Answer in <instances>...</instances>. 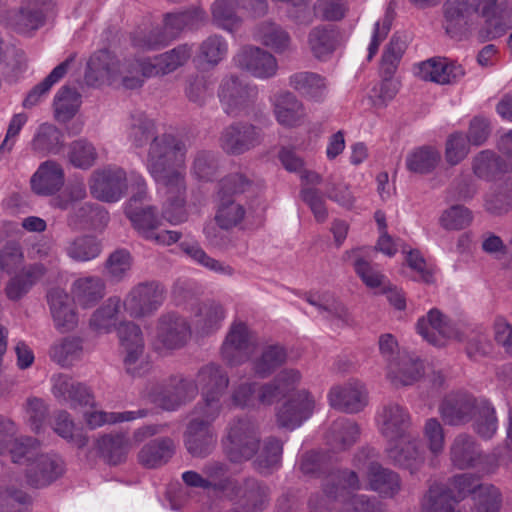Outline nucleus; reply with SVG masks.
<instances>
[{"instance_id":"1","label":"nucleus","mask_w":512,"mask_h":512,"mask_svg":"<svg viewBox=\"0 0 512 512\" xmlns=\"http://www.w3.org/2000/svg\"><path fill=\"white\" fill-rule=\"evenodd\" d=\"M126 134L135 148L149 144L144 164L163 198V219L171 225L185 222L188 219L185 142L171 133L158 134L155 121L142 111L131 114Z\"/></svg>"},{"instance_id":"2","label":"nucleus","mask_w":512,"mask_h":512,"mask_svg":"<svg viewBox=\"0 0 512 512\" xmlns=\"http://www.w3.org/2000/svg\"><path fill=\"white\" fill-rule=\"evenodd\" d=\"M192 48L182 44L170 51L141 60H124L107 50L94 53L87 64L85 82L92 87L122 86L125 89H137L143 85L144 78L166 75L183 66L191 57Z\"/></svg>"},{"instance_id":"3","label":"nucleus","mask_w":512,"mask_h":512,"mask_svg":"<svg viewBox=\"0 0 512 512\" xmlns=\"http://www.w3.org/2000/svg\"><path fill=\"white\" fill-rule=\"evenodd\" d=\"M376 423L386 439L385 454L394 465L416 473L425 462V451L417 435L411 432L412 419L408 409L389 402L377 412Z\"/></svg>"},{"instance_id":"4","label":"nucleus","mask_w":512,"mask_h":512,"mask_svg":"<svg viewBox=\"0 0 512 512\" xmlns=\"http://www.w3.org/2000/svg\"><path fill=\"white\" fill-rule=\"evenodd\" d=\"M223 446L233 462H241L255 455L254 465L262 474H269L280 466L282 443L276 438H267L256 452V429L254 423L248 419H239L230 425Z\"/></svg>"},{"instance_id":"5","label":"nucleus","mask_w":512,"mask_h":512,"mask_svg":"<svg viewBox=\"0 0 512 512\" xmlns=\"http://www.w3.org/2000/svg\"><path fill=\"white\" fill-rule=\"evenodd\" d=\"M362 484L354 471H337L329 474L324 495L309 501L311 512L325 509L330 512H386L384 505L367 495H350V490H359Z\"/></svg>"},{"instance_id":"6","label":"nucleus","mask_w":512,"mask_h":512,"mask_svg":"<svg viewBox=\"0 0 512 512\" xmlns=\"http://www.w3.org/2000/svg\"><path fill=\"white\" fill-rule=\"evenodd\" d=\"M52 394L56 399L68 404L71 408L89 407L83 414L86 425L90 429H96L104 425L130 422L147 415V410L124 412H106L95 408V400L91 390L84 384L75 381L64 373H58L51 377Z\"/></svg>"},{"instance_id":"7","label":"nucleus","mask_w":512,"mask_h":512,"mask_svg":"<svg viewBox=\"0 0 512 512\" xmlns=\"http://www.w3.org/2000/svg\"><path fill=\"white\" fill-rule=\"evenodd\" d=\"M483 17L487 36L497 38L508 29L499 15L498 0H447L444 5V28L452 38H462L475 25L477 17Z\"/></svg>"},{"instance_id":"8","label":"nucleus","mask_w":512,"mask_h":512,"mask_svg":"<svg viewBox=\"0 0 512 512\" xmlns=\"http://www.w3.org/2000/svg\"><path fill=\"white\" fill-rule=\"evenodd\" d=\"M439 410L441 417L449 425H461L474 418V429L482 438H491L498 427L495 409L491 403L467 393L449 394Z\"/></svg>"},{"instance_id":"9","label":"nucleus","mask_w":512,"mask_h":512,"mask_svg":"<svg viewBox=\"0 0 512 512\" xmlns=\"http://www.w3.org/2000/svg\"><path fill=\"white\" fill-rule=\"evenodd\" d=\"M206 18L203 9L194 8L191 11L169 13L165 16L163 31L152 28L149 31H137L132 42L134 47L142 50H155L166 45L184 28H192L202 23Z\"/></svg>"},{"instance_id":"10","label":"nucleus","mask_w":512,"mask_h":512,"mask_svg":"<svg viewBox=\"0 0 512 512\" xmlns=\"http://www.w3.org/2000/svg\"><path fill=\"white\" fill-rule=\"evenodd\" d=\"M194 382L202 396L194 408L211 418L219 417L223 408L222 397L229 384L227 373L219 365L209 363L199 369Z\"/></svg>"},{"instance_id":"11","label":"nucleus","mask_w":512,"mask_h":512,"mask_svg":"<svg viewBox=\"0 0 512 512\" xmlns=\"http://www.w3.org/2000/svg\"><path fill=\"white\" fill-rule=\"evenodd\" d=\"M118 337L124 351V367L128 374L141 377L149 373L152 364L145 353V343L141 328L132 321H123L117 327Z\"/></svg>"},{"instance_id":"12","label":"nucleus","mask_w":512,"mask_h":512,"mask_svg":"<svg viewBox=\"0 0 512 512\" xmlns=\"http://www.w3.org/2000/svg\"><path fill=\"white\" fill-rule=\"evenodd\" d=\"M131 181L135 183L137 192L124 204V213L131 222L132 227L145 240L152 237L161 225L157 208L152 205L143 206L142 200L146 195V181L139 173L131 175Z\"/></svg>"},{"instance_id":"13","label":"nucleus","mask_w":512,"mask_h":512,"mask_svg":"<svg viewBox=\"0 0 512 512\" xmlns=\"http://www.w3.org/2000/svg\"><path fill=\"white\" fill-rule=\"evenodd\" d=\"M217 95L223 111L229 116L247 114L258 96V89L236 74L225 75Z\"/></svg>"},{"instance_id":"14","label":"nucleus","mask_w":512,"mask_h":512,"mask_svg":"<svg viewBox=\"0 0 512 512\" xmlns=\"http://www.w3.org/2000/svg\"><path fill=\"white\" fill-rule=\"evenodd\" d=\"M125 170L117 166H109L95 170L89 179L90 194L97 200L106 203L120 201L127 192L128 186L136 189Z\"/></svg>"},{"instance_id":"15","label":"nucleus","mask_w":512,"mask_h":512,"mask_svg":"<svg viewBox=\"0 0 512 512\" xmlns=\"http://www.w3.org/2000/svg\"><path fill=\"white\" fill-rule=\"evenodd\" d=\"M165 290L158 282H142L133 286L121 302L125 313L140 319L153 315L163 304Z\"/></svg>"},{"instance_id":"16","label":"nucleus","mask_w":512,"mask_h":512,"mask_svg":"<svg viewBox=\"0 0 512 512\" xmlns=\"http://www.w3.org/2000/svg\"><path fill=\"white\" fill-rule=\"evenodd\" d=\"M191 333V326L184 317L166 313L157 321L152 345L157 352L177 350L188 342Z\"/></svg>"},{"instance_id":"17","label":"nucleus","mask_w":512,"mask_h":512,"mask_svg":"<svg viewBox=\"0 0 512 512\" xmlns=\"http://www.w3.org/2000/svg\"><path fill=\"white\" fill-rule=\"evenodd\" d=\"M355 466L363 473L367 484L362 488L375 491L385 497H393L400 490L397 473L382 467L368 452L361 451L355 458Z\"/></svg>"},{"instance_id":"18","label":"nucleus","mask_w":512,"mask_h":512,"mask_svg":"<svg viewBox=\"0 0 512 512\" xmlns=\"http://www.w3.org/2000/svg\"><path fill=\"white\" fill-rule=\"evenodd\" d=\"M234 66L259 80H267L277 75L279 66L276 57L269 51L245 45L233 56Z\"/></svg>"},{"instance_id":"19","label":"nucleus","mask_w":512,"mask_h":512,"mask_svg":"<svg viewBox=\"0 0 512 512\" xmlns=\"http://www.w3.org/2000/svg\"><path fill=\"white\" fill-rule=\"evenodd\" d=\"M416 328L419 335L434 346H443L449 340H462L459 324L436 308L430 309L426 315L419 318Z\"/></svg>"},{"instance_id":"20","label":"nucleus","mask_w":512,"mask_h":512,"mask_svg":"<svg viewBox=\"0 0 512 512\" xmlns=\"http://www.w3.org/2000/svg\"><path fill=\"white\" fill-rule=\"evenodd\" d=\"M257 337L249 327L241 321H234L222 344L221 354L230 365L245 362L257 347Z\"/></svg>"},{"instance_id":"21","label":"nucleus","mask_w":512,"mask_h":512,"mask_svg":"<svg viewBox=\"0 0 512 512\" xmlns=\"http://www.w3.org/2000/svg\"><path fill=\"white\" fill-rule=\"evenodd\" d=\"M218 417H209L194 408L185 432V445L189 453L196 457L209 454L216 444V434L212 423Z\"/></svg>"},{"instance_id":"22","label":"nucleus","mask_w":512,"mask_h":512,"mask_svg":"<svg viewBox=\"0 0 512 512\" xmlns=\"http://www.w3.org/2000/svg\"><path fill=\"white\" fill-rule=\"evenodd\" d=\"M197 384L193 379L173 377L166 386L158 387L149 395L151 401L167 411H174L195 399Z\"/></svg>"},{"instance_id":"23","label":"nucleus","mask_w":512,"mask_h":512,"mask_svg":"<svg viewBox=\"0 0 512 512\" xmlns=\"http://www.w3.org/2000/svg\"><path fill=\"white\" fill-rule=\"evenodd\" d=\"M263 140L262 132L252 124L235 122L225 127L219 138L220 147L230 155H241Z\"/></svg>"},{"instance_id":"24","label":"nucleus","mask_w":512,"mask_h":512,"mask_svg":"<svg viewBox=\"0 0 512 512\" xmlns=\"http://www.w3.org/2000/svg\"><path fill=\"white\" fill-rule=\"evenodd\" d=\"M315 398L306 390L298 391L283 403L277 412L279 426L294 430L300 427L313 414Z\"/></svg>"},{"instance_id":"25","label":"nucleus","mask_w":512,"mask_h":512,"mask_svg":"<svg viewBox=\"0 0 512 512\" xmlns=\"http://www.w3.org/2000/svg\"><path fill=\"white\" fill-rule=\"evenodd\" d=\"M276 122L288 129L302 126L307 112L302 101L290 91H278L269 98Z\"/></svg>"},{"instance_id":"26","label":"nucleus","mask_w":512,"mask_h":512,"mask_svg":"<svg viewBox=\"0 0 512 512\" xmlns=\"http://www.w3.org/2000/svg\"><path fill=\"white\" fill-rule=\"evenodd\" d=\"M47 301L54 327L58 331L67 333L78 327V313L73 300L64 289H51L47 294Z\"/></svg>"},{"instance_id":"27","label":"nucleus","mask_w":512,"mask_h":512,"mask_svg":"<svg viewBox=\"0 0 512 512\" xmlns=\"http://www.w3.org/2000/svg\"><path fill=\"white\" fill-rule=\"evenodd\" d=\"M65 183L63 166L55 160H45L30 178V187L34 194L43 197L56 196Z\"/></svg>"},{"instance_id":"28","label":"nucleus","mask_w":512,"mask_h":512,"mask_svg":"<svg viewBox=\"0 0 512 512\" xmlns=\"http://www.w3.org/2000/svg\"><path fill=\"white\" fill-rule=\"evenodd\" d=\"M328 400L333 408L347 413L361 411L367 404V391L357 380L331 388Z\"/></svg>"},{"instance_id":"29","label":"nucleus","mask_w":512,"mask_h":512,"mask_svg":"<svg viewBox=\"0 0 512 512\" xmlns=\"http://www.w3.org/2000/svg\"><path fill=\"white\" fill-rule=\"evenodd\" d=\"M464 73L461 65L440 57L428 59L415 67V74L419 78L442 85L459 80Z\"/></svg>"},{"instance_id":"30","label":"nucleus","mask_w":512,"mask_h":512,"mask_svg":"<svg viewBox=\"0 0 512 512\" xmlns=\"http://www.w3.org/2000/svg\"><path fill=\"white\" fill-rule=\"evenodd\" d=\"M226 318L223 305L215 300H208L197 305L191 320L192 331L199 336H208L222 326Z\"/></svg>"},{"instance_id":"31","label":"nucleus","mask_w":512,"mask_h":512,"mask_svg":"<svg viewBox=\"0 0 512 512\" xmlns=\"http://www.w3.org/2000/svg\"><path fill=\"white\" fill-rule=\"evenodd\" d=\"M386 378L395 387L409 386L424 373L423 362L411 354L398 355L397 361L386 364Z\"/></svg>"},{"instance_id":"32","label":"nucleus","mask_w":512,"mask_h":512,"mask_svg":"<svg viewBox=\"0 0 512 512\" xmlns=\"http://www.w3.org/2000/svg\"><path fill=\"white\" fill-rule=\"evenodd\" d=\"M63 471V461L58 455L39 452L27 468V478L31 485L43 487L55 481Z\"/></svg>"},{"instance_id":"33","label":"nucleus","mask_w":512,"mask_h":512,"mask_svg":"<svg viewBox=\"0 0 512 512\" xmlns=\"http://www.w3.org/2000/svg\"><path fill=\"white\" fill-rule=\"evenodd\" d=\"M86 353L84 338L76 335L62 337L50 346V359L62 368H71L83 360Z\"/></svg>"},{"instance_id":"34","label":"nucleus","mask_w":512,"mask_h":512,"mask_svg":"<svg viewBox=\"0 0 512 512\" xmlns=\"http://www.w3.org/2000/svg\"><path fill=\"white\" fill-rule=\"evenodd\" d=\"M64 148V134L52 123H41L30 141L32 153L38 157L58 155Z\"/></svg>"},{"instance_id":"35","label":"nucleus","mask_w":512,"mask_h":512,"mask_svg":"<svg viewBox=\"0 0 512 512\" xmlns=\"http://www.w3.org/2000/svg\"><path fill=\"white\" fill-rule=\"evenodd\" d=\"M277 391L267 384L259 385L255 382H245L238 385L232 393L234 405L239 407H256L258 405H271L275 402Z\"/></svg>"},{"instance_id":"36","label":"nucleus","mask_w":512,"mask_h":512,"mask_svg":"<svg viewBox=\"0 0 512 512\" xmlns=\"http://www.w3.org/2000/svg\"><path fill=\"white\" fill-rule=\"evenodd\" d=\"M450 459L454 466L465 469L478 466L483 460V454L475 439L462 433L452 441Z\"/></svg>"},{"instance_id":"37","label":"nucleus","mask_w":512,"mask_h":512,"mask_svg":"<svg viewBox=\"0 0 512 512\" xmlns=\"http://www.w3.org/2000/svg\"><path fill=\"white\" fill-rule=\"evenodd\" d=\"M252 38L276 53H284L290 49L291 37L279 24L263 21L256 24L252 30Z\"/></svg>"},{"instance_id":"38","label":"nucleus","mask_w":512,"mask_h":512,"mask_svg":"<svg viewBox=\"0 0 512 512\" xmlns=\"http://www.w3.org/2000/svg\"><path fill=\"white\" fill-rule=\"evenodd\" d=\"M68 222L76 228L103 230L109 222V213L104 207L87 202L69 213Z\"/></svg>"},{"instance_id":"39","label":"nucleus","mask_w":512,"mask_h":512,"mask_svg":"<svg viewBox=\"0 0 512 512\" xmlns=\"http://www.w3.org/2000/svg\"><path fill=\"white\" fill-rule=\"evenodd\" d=\"M133 446V441L123 432L103 434L96 441L100 454L113 465L123 462Z\"/></svg>"},{"instance_id":"40","label":"nucleus","mask_w":512,"mask_h":512,"mask_svg":"<svg viewBox=\"0 0 512 512\" xmlns=\"http://www.w3.org/2000/svg\"><path fill=\"white\" fill-rule=\"evenodd\" d=\"M337 32L329 25L313 27L307 35L309 52L320 61L328 60L337 47Z\"/></svg>"},{"instance_id":"41","label":"nucleus","mask_w":512,"mask_h":512,"mask_svg":"<svg viewBox=\"0 0 512 512\" xmlns=\"http://www.w3.org/2000/svg\"><path fill=\"white\" fill-rule=\"evenodd\" d=\"M289 86L304 98L316 102L324 99L327 89L325 78L310 71L293 73L289 77Z\"/></svg>"},{"instance_id":"42","label":"nucleus","mask_w":512,"mask_h":512,"mask_svg":"<svg viewBox=\"0 0 512 512\" xmlns=\"http://www.w3.org/2000/svg\"><path fill=\"white\" fill-rule=\"evenodd\" d=\"M228 51V41L221 35L213 34L199 44L195 61L200 66L215 68L227 58Z\"/></svg>"},{"instance_id":"43","label":"nucleus","mask_w":512,"mask_h":512,"mask_svg":"<svg viewBox=\"0 0 512 512\" xmlns=\"http://www.w3.org/2000/svg\"><path fill=\"white\" fill-rule=\"evenodd\" d=\"M74 299L83 308L95 305L105 295V283L97 276L81 277L72 285Z\"/></svg>"},{"instance_id":"44","label":"nucleus","mask_w":512,"mask_h":512,"mask_svg":"<svg viewBox=\"0 0 512 512\" xmlns=\"http://www.w3.org/2000/svg\"><path fill=\"white\" fill-rule=\"evenodd\" d=\"M122 307L117 296L109 297L90 317L89 327L97 333H109L115 327Z\"/></svg>"},{"instance_id":"45","label":"nucleus","mask_w":512,"mask_h":512,"mask_svg":"<svg viewBox=\"0 0 512 512\" xmlns=\"http://www.w3.org/2000/svg\"><path fill=\"white\" fill-rule=\"evenodd\" d=\"M64 251L73 261L89 262L101 254L102 243L91 235L77 236L67 241Z\"/></svg>"},{"instance_id":"46","label":"nucleus","mask_w":512,"mask_h":512,"mask_svg":"<svg viewBox=\"0 0 512 512\" xmlns=\"http://www.w3.org/2000/svg\"><path fill=\"white\" fill-rule=\"evenodd\" d=\"M473 171L479 178L491 180L498 174L512 172L510 159H501L492 151L480 152L473 161Z\"/></svg>"},{"instance_id":"47","label":"nucleus","mask_w":512,"mask_h":512,"mask_svg":"<svg viewBox=\"0 0 512 512\" xmlns=\"http://www.w3.org/2000/svg\"><path fill=\"white\" fill-rule=\"evenodd\" d=\"M45 269L41 264L29 266L9 280L6 285V295L10 300H18L44 275Z\"/></svg>"},{"instance_id":"48","label":"nucleus","mask_w":512,"mask_h":512,"mask_svg":"<svg viewBox=\"0 0 512 512\" xmlns=\"http://www.w3.org/2000/svg\"><path fill=\"white\" fill-rule=\"evenodd\" d=\"M441 155L438 150L422 146L410 151L405 158L408 171L416 174L431 173L439 164Z\"/></svg>"},{"instance_id":"49","label":"nucleus","mask_w":512,"mask_h":512,"mask_svg":"<svg viewBox=\"0 0 512 512\" xmlns=\"http://www.w3.org/2000/svg\"><path fill=\"white\" fill-rule=\"evenodd\" d=\"M174 453V443L169 438L157 439L147 443L139 452V461L148 468L160 466Z\"/></svg>"},{"instance_id":"50","label":"nucleus","mask_w":512,"mask_h":512,"mask_svg":"<svg viewBox=\"0 0 512 512\" xmlns=\"http://www.w3.org/2000/svg\"><path fill=\"white\" fill-rule=\"evenodd\" d=\"M456 497L441 484H432L422 499L423 512H460L455 509Z\"/></svg>"},{"instance_id":"51","label":"nucleus","mask_w":512,"mask_h":512,"mask_svg":"<svg viewBox=\"0 0 512 512\" xmlns=\"http://www.w3.org/2000/svg\"><path fill=\"white\" fill-rule=\"evenodd\" d=\"M70 61L66 60L60 63L41 83L33 87L24 99L23 107L32 108L38 105L47 96L50 89L67 73Z\"/></svg>"},{"instance_id":"52","label":"nucleus","mask_w":512,"mask_h":512,"mask_svg":"<svg viewBox=\"0 0 512 512\" xmlns=\"http://www.w3.org/2000/svg\"><path fill=\"white\" fill-rule=\"evenodd\" d=\"M240 503L245 512H261L268 502V489L254 479L245 482L238 491Z\"/></svg>"},{"instance_id":"53","label":"nucleus","mask_w":512,"mask_h":512,"mask_svg":"<svg viewBox=\"0 0 512 512\" xmlns=\"http://www.w3.org/2000/svg\"><path fill=\"white\" fill-rule=\"evenodd\" d=\"M81 96L76 89L63 86L54 98V114L59 122L70 120L79 110Z\"/></svg>"},{"instance_id":"54","label":"nucleus","mask_w":512,"mask_h":512,"mask_svg":"<svg viewBox=\"0 0 512 512\" xmlns=\"http://www.w3.org/2000/svg\"><path fill=\"white\" fill-rule=\"evenodd\" d=\"M44 20V12L36 7L24 6L8 16V25L18 33L26 34L38 29Z\"/></svg>"},{"instance_id":"55","label":"nucleus","mask_w":512,"mask_h":512,"mask_svg":"<svg viewBox=\"0 0 512 512\" xmlns=\"http://www.w3.org/2000/svg\"><path fill=\"white\" fill-rule=\"evenodd\" d=\"M52 427L57 435L78 448L84 447L88 442L87 436L82 429L75 426L67 411L61 410L55 414Z\"/></svg>"},{"instance_id":"56","label":"nucleus","mask_w":512,"mask_h":512,"mask_svg":"<svg viewBox=\"0 0 512 512\" xmlns=\"http://www.w3.org/2000/svg\"><path fill=\"white\" fill-rule=\"evenodd\" d=\"M286 356L282 346L268 345L262 350L260 357L254 360L253 369L258 376L267 377L285 362Z\"/></svg>"},{"instance_id":"57","label":"nucleus","mask_w":512,"mask_h":512,"mask_svg":"<svg viewBox=\"0 0 512 512\" xmlns=\"http://www.w3.org/2000/svg\"><path fill=\"white\" fill-rule=\"evenodd\" d=\"M211 13L213 23L218 28L230 33L236 30L241 23L232 0H216L211 6Z\"/></svg>"},{"instance_id":"58","label":"nucleus","mask_w":512,"mask_h":512,"mask_svg":"<svg viewBox=\"0 0 512 512\" xmlns=\"http://www.w3.org/2000/svg\"><path fill=\"white\" fill-rule=\"evenodd\" d=\"M40 452L39 442L31 437L12 439L8 453L14 463L25 465L27 468Z\"/></svg>"},{"instance_id":"59","label":"nucleus","mask_w":512,"mask_h":512,"mask_svg":"<svg viewBox=\"0 0 512 512\" xmlns=\"http://www.w3.org/2000/svg\"><path fill=\"white\" fill-rule=\"evenodd\" d=\"M358 436L357 424L347 418L338 419L330 429V442L338 450H345L353 445Z\"/></svg>"},{"instance_id":"60","label":"nucleus","mask_w":512,"mask_h":512,"mask_svg":"<svg viewBox=\"0 0 512 512\" xmlns=\"http://www.w3.org/2000/svg\"><path fill=\"white\" fill-rule=\"evenodd\" d=\"M133 259L125 249H118L111 253L105 262V274L114 282H120L129 276Z\"/></svg>"},{"instance_id":"61","label":"nucleus","mask_w":512,"mask_h":512,"mask_svg":"<svg viewBox=\"0 0 512 512\" xmlns=\"http://www.w3.org/2000/svg\"><path fill=\"white\" fill-rule=\"evenodd\" d=\"M187 99L198 105H204L213 95V81L206 75H194L187 79L185 86Z\"/></svg>"},{"instance_id":"62","label":"nucleus","mask_w":512,"mask_h":512,"mask_svg":"<svg viewBox=\"0 0 512 512\" xmlns=\"http://www.w3.org/2000/svg\"><path fill=\"white\" fill-rule=\"evenodd\" d=\"M218 170V159L213 152L197 151L192 160L190 172L200 181H211Z\"/></svg>"},{"instance_id":"63","label":"nucleus","mask_w":512,"mask_h":512,"mask_svg":"<svg viewBox=\"0 0 512 512\" xmlns=\"http://www.w3.org/2000/svg\"><path fill=\"white\" fill-rule=\"evenodd\" d=\"M86 195V184L83 178L75 177L61 193L53 197L51 206L60 210H68L75 202L83 200Z\"/></svg>"},{"instance_id":"64","label":"nucleus","mask_w":512,"mask_h":512,"mask_svg":"<svg viewBox=\"0 0 512 512\" xmlns=\"http://www.w3.org/2000/svg\"><path fill=\"white\" fill-rule=\"evenodd\" d=\"M245 217L244 207L232 200H222L215 214L217 225L223 230L238 226Z\"/></svg>"}]
</instances>
